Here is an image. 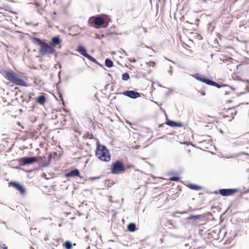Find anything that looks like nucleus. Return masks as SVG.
I'll return each instance as SVG.
<instances>
[{
	"mask_svg": "<svg viewBox=\"0 0 249 249\" xmlns=\"http://www.w3.org/2000/svg\"><path fill=\"white\" fill-rule=\"evenodd\" d=\"M80 175V173L79 170L77 169H75L72 170L67 174H66L65 176L66 177H79Z\"/></svg>",
	"mask_w": 249,
	"mask_h": 249,
	"instance_id": "obj_12",
	"label": "nucleus"
},
{
	"mask_svg": "<svg viewBox=\"0 0 249 249\" xmlns=\"http://www.w3.org/2000/svg\"><path fill=\"white\" fill-rule=\"evenodd\" d=\"M46 100V97L44 95L38 96L36 100V102L40 105H43Z\"/></svg>",
	"mask_w": 249,
	"mask_h": 249,
	"instance_id": "obj_14",
	"label": "nucleus"
},
{
	"mask_svg": "<svg viewBox=\"0 0 249 249\" xmlns=\"http://www.w3.org/2000/svg\"><path fill=\"white\" fill-rule=\"evenodd\" d=\"M84 57H86L87 58H88L89 60L90 61H91L92 62H94V63L97 62L95 59H94L93 57H92L91 56H90L88 53H86V54L84 56Z\"/></svg>",
	"mask_w": 249,
	"mask_h": 249,
	"instance_id": "obj_21",
	"label": "nucleus"
},
{
	"mask_svg": "<svg viewBox=\"0 0 249 249\" xmlns=\"http://www.w3.org/2000/svg\"><path fill=\"white\" fill-rule=\"evenodd\" d=\"M100 178V177H90V178H89L88 180H90V181H93V180H95L96 179H99Z\"/></svg>",
	"mask_w": 249,
	"mask_h": 249,
	"instance_id": "obj_26",
	"label": "nucleus"
},
{
	"mask_svg": "<svg viewBox=\"0 0 249 249\" xmlns=\"http://www.w3.org/2000/svg\"><path fill=\"white\" fill-rule=\"evenodd\" d=\"M138 30H140L141 32L143 31L144 33L147 32V29L145 27H139Z\"/></svg>",
	"mask_w": 249,
	"mask_h": 249,
	"instance_id": "obj_25",
	"label": "nucleus"
},
{
	"mask_svg": "<svg viewBox=\"0 0 249 249\" xmlns=\"http://www.w3.org/2000/svg\"><path fill=\"white\" fill-rule=\"evenodd\" d=\"M193 76L197 80L202 82L208 85L215 87L217 88H220L223 87H226V85H219V84L212 81L209 78H207L205 76H202L198 73H196L193 75Z\"/></svg>",
	"mask_w": 249,
	"mask_h": 249,
	"instance_id": "obj_4",
	"label": "nucleus"
},
{
	"mask_svg": "<svg viewBox=\"0 0 249 249\" xmlns=\"http://www.w3.org/2000/svg\"><path fill=\"white\" fill-rule=\"evenodd\" d=\"M64 246L66 249H71L72 247L71 243L69 241L65 242Z\"/></svg>",
	"mask_w": 249,
	"mask_h": 249,
	"instance_id": "obj_22",
	"label": "nucleus"
},
{
	"mask_svg": "<svg viewBox=\"0 0 249 249\" xmlns=\"http://www.w3.org/2000/svg\"><path fill=\"white\" fill-rule=\"evenodd\" d=\"M123 94L132 99H136L141 96L139 92L134 90H126L123 92Z\"/></svg>",
	"mask_w": 249,
	"mask_h": 249,
	"instance_id": "obj_8",
	"label": "nucleus"
},
{
	"mask_svg": "<svg viewBox=\"0 0 249 249\" xmlns=\"http://www.w3.org/2000/svg\"><path fill=\"white\" fill-rule=\"evenodd\" d=\"M169 69L170 70H168V72L171 75H172L173 67L172 66H170Z\"/></svg>",
	"mask_w": 249,
	"mask_h": 249,
	"instance_id": "obj_29",
	"label": "nucleus"
},
{
	"mask_svg": "<svg viewBox=\"0 0 249 249\" xmlns=\"http://www.w3.org/2000/svg\"><path fill=\"white\" fill-rule=\"evenodd\" d=\"M169 61H171V62H172V63H174V62L173 61H172V60H169Z\"/></svg>",
	"mask_w": 249,
	"mask_h": 249,
	"instance_id": "obj_39",
	"label": "nucleus"
},
{
	"mask_svg": "<svg viewBox=\"0 0 249 249\" xmlns=\"http://www.w3.org/2000/svg\"><path fill=\"white\" fill-rule=\"evenodd\" d=\"M5 77L14 84L21 86H27V83L21 78L20 75H18L13 71H9L5 72Z\"/></svg>",
	"mask_w": 249,
	"mask_h": 249,
	"instance_id": "obj_2",
	"label": "nucleus"
},
{
	"mask_svg": "<svg viewBox=\"0 0 249 249\" xmlns=\"http://www.w3.org/2000/svg\"><path fill=\"white\" fill-rule=\"evenodd\" d=\"M90 249V247H89H89L87 248V249Z\"/></svg>",
	"mask_w": 249,
	"mask_h": 249,
	"instance_id": "obj_38",
	"label": "nucleus"
},
{
	"mask_svg": "<svg viewBox=\"0 0 249 249\" xmlns=\"http://www.w3.org/2000/svg\"><path fill=\"white\" fill-rule=\"evenodd\" d=\"M127 229L131 232L134 231L136 229V224L133 223H129L127 226Z\"/></svg>",
	"mask_w": 249,
	"mask_h": 249,
	"instance_id": "obj_15",
	"label": "nucleus"
},
{
	"mask_svg": "<svg viewBox=\"0 0 249 249\" xmlns=\"http://www.w3.org/2000/svg\"><path fill=\"white\" fill-rule=\"evenodd\" d=\"M201 94L202 95H205V92L204 91H201Z\"/></svg>",
	"mask_w": 249,
	"mask_h": 249,
	"instance_id": "obj_37",
	"label": "nucleus"
},
{
	"mask_svg": "<svg viewBox=\"0 0 249 249\" xmlns=\"http://www.w3.org/2000/svg\"><path fill=\"white\" fill-rule=\"evenodd\" d=\"M9 184L20 192L21 194L23 195L25 194V189L22 185L16 182H11Z\"/></svg>",
	"mask_w": 249,
	"mask_h": 249,
	"instance_id": "obj_10",
	"label": "nucleus"
},
{
	"mask_svg": "<svg viewBox=\"0 0 249 249\" xmlns=\"http://www.w3.org/2000/svg\"><path fill=\"white\" fill-rule=\"evenodd\" d=\"M59 97L61 98V100L62 101L63 104L64 105V101H63V98H62V95L61 94H60Z\"/></svg>",
	"mask_w": 249,
	"mask_h": 249,
	"instance_id": "obj_33",
	"label": "nucleus"
},
{
	"mask_svg": "<svg viewBox=\"0 0 249 249\" xmlns=\"http://www.w3.org/2000/svg\"><path fill=\"white\" fill-rule=\"evenodd\" d=\"M104 23V19L99 16H97L96 17H91L88 20V24L90 26H94V25L101 26L103 25Z\"/></svg>",
	"mask_w": 249,
	"mask_h": 249,
	"instance_id": "obj_6",
	"label": "nucleus"
},
{
	"mask_svg": "<svg viewBox=\"0 0 249 249\" xmlns=\"http://www.w3.org/2000/svg\"><path fill=\"white\" fill-rule=\"evenodd\" d=\"M200 218V215H193V214H191L190 215H189L188 217H187L186 218L188 220H193L194 221H196L197 219H199Z\"/></svg>",
	"mask_w": 249,
	"mask_h": 249,
	"instance_id": "obj_18",
	"label": "nucleus"
},
{
	"mask_svg": "<svg viewBox=\"0 0 249 249\" xmlns=\"http://www.w3.org/2000/svg\"><path fill=\"white\" fill-rule=\"evenodd\" d=\"M41 177L44 178H45L46 179H49L51 177H49V178H48L47 177V174L45 173H43L42 174V176Z\"/></svg>",
	"mask_w": 249,
	"mask_h": 249,
	"instance_id": "obj_27",
	"label": "nucleus"
},
{
	"mask_svg": "<svg viewBox=\"0 0 249 249\" xmlns=\"http://www.w3.org/2000/svg\"><path fill=\"white\" fill-rule=\"evenodd\" d=\"M83 71V69H82V68H79V69H77V71H78L79 72H81Z\"/></svg>",
	"mask_w": 249,
	"mask_h": 249,
	"instance_id": "obj_32",
	"label": "nucleus"
},
{
	"mask_svg": "<svg viewBox=\"0 0 249 249\" xmlns=\"http://www.w3.org/2000/svg\"><path fill=\"white\" fill-rule=\"evenodd\" d=\"M48 159H49V161L43 163L41 165L42 167H46L50 165V161L52 159V155L51 154H49V155L48 156Z\"/></svg>",
	"mask_w": 249,
	"mask_h": 249,
	"instance_id": "obj_19",
	"label": "nucleus"
},
{
	"mask_svg": "<svg viewBox=\"0 0 249 249\" xmlns=\"http://www.w3.org/2000/svg\"><path fill=\"white\" fill-rule=\"evenodd\" d=\"M132 165H127V167H126V168H131V167H132Z\"/></svg>",
	"mask_w": 249,
	"mask_h": 249,
	"instance_id": "obj_36",
	"label": "nucleus"
},
{
	"mask_svg": "<svg viewBox=\"0 0 249 249\" xmlns=\"http://www.w3.org/2000/svg\"><path fill=\"white\" fill-rule=\"evenodd\" d=\"M179 179V178L178 177H172L169 178V180L174 181H178Z\"/></svg>",
	"mask_w": 249,
	"mask_h": 249,
	"instance_id": "obj_24",
	"label": "nucleus"
},
{
	"mask_svg": "<svg viewBox=\"0 0 249 249\" xmlns=\"http://www.w3.org/2000/svg\"><path fill=\"white\" fill-rule=\"evenodd\" d=\"M248 192H249V190L245 191V192L242 193V194L240 196V197H242V195L247 193Z\"/></svg>",
	"mask_w": 249,
	"mask_h": 249,
	"instance_id": "obj_31",
	"label": "nucleus"
},
{
	"mask_svg": "<svg viewBox=\"0 0 249 249\" xmlns=\"http://www.w3.org/2000/svg\"><path fill=\"white\" fill-rule=\"evenodd\" d=\"M23 165L31 164L37 160L36 157H24L20 160Z\"/></svg>",
	"mask_w": 249,
	"mask_h": 249,
	"instance_id": "obj_9",
	"label": "nucleus"
},
{
	"mask_svg": "<svg viewBox=\"0 0 249 249\" xmlns=\"http://www.w3.org/2000/svg\"><path fill=\"white\" fill-rule=\"evenodd\" d=\"M190 189L194 190H199L202 188V187L193 184H189L188 186Z\"/></svg>",
	"mask_w": 249,
	"mask_h": 249,
	"instance_id": "obj_16",
	"label": "nucleus"
},
{
	"mask_svg": "<svg viewBox=\"0 0 249 249\" xmlns=\"http://www.w3.org/2000/svg\"><path fill=\"white\" fill-rule=\"evenodd\" d=\"M183 126L182 123H178L176 122L175 124V127H182Z\"/></svg>",
	"mask_w": 249,
	"mask_h": 249,
	"instance_id": "obj_28",
	"label": "nucleus"
},
{
	"mask_svg": "<svg viewBox=\"0 0 249 249\" xmlns=\"http://www.w3.org/2000/svg\"><path fill=\"white\" fill-rule=\"evenodd\" d=\"M122 50V51H123V53H124V54H125V55H127V54L126 52L125 51H124V50Z\"/></svg>",
	"mask_w": 249,
	"mask_h": 249,
	"instance_id": "obj_35",
	"label": "nucleus"
},
{
	"mask_svg": "<svg viewBox=\"0 0 249 249\" xmlns=\"http://www.w3.org/2000/svg\"><path fill=\"white\" fill-rule=\"evenodd\" d=\"M62 40L60 39L59 36H57L52 38L50 45L54 47V46L60 44Z\"/></svg>",
	"mask_w": 249,
	"mask_h": 249,
	"instance_id": "obj_11",
	"label": "nucleus"
},
{
	"mask_svg": "<svg viewBox=\"0 0 249 249\" xmlns=\"http://www.w3.org/2000/svg\"><path fill=\"white\" fill-rule=\"evenodd\" d=\"M1 248H2V249H8L7 247L6 246V245L5 244H2L1 245Z\"/></svg>",
	"mask_w": 249,
	"mask_h": 249,
	"instance_id": "obj_30",
	"label": "nucleus"
},
{
	"mask_svg": "<svg viewBox=\"0 0 249 249\" xmlns=\"http://www.w3.org/2000/svg\"><path fill=\"white\" fill-rule=\"evenodd\" d=\"M105 65L107 68H111L113 66V63L112 61L108 58H107L105 61Z\"/></svg>",
	"mask_w": 249,
	"mask_h": 249,
	"instance_id": "obj_17",
	"label": "nucleus"
},
{
	"mask_svg": "<svg viewBox=\"0 0 249 249\" xmlns=\"http://www.w3.org/2000/svg\"><path fill=\"white\" fill-rule=\"evenodd\" d=\"M31 249H34V248H33L32 247H31L30 248Z\"/></svg>",
	"mask_w": 249,
	"mask_h": 249,
	"instance_id": "obj_40",
	"label": "nucleus"
},
{
	"mask_svg": "<svg viewBox=\"0 0 249 249\" xmlns=\"http://www.w3.org/2000/svg\"><path fill=\"white\" fill-rule=\"evenodd\" d=\"M125 169L126 167L124 166L123 162L117 160L112 163L111 173L114 175L124 173Z\"/></svg>",
	"mask_w": 249,
	"mask_h": 249,
	"instance_id": "obj_5",
	"label": "nucleus"
},
{
	"mask_svg": "<svg viewBox=\"0 0 249 249\" xmlns=\"http://www.w3.org/2000/svg\"><path fill=\"white\" fill-rule=\"evenodd\" d=\"M32 41L34 44L40 46L39 52L42 55H44L47 53L53 54L56 52L53 47L39 38L34 37L32 38Z\"/></svg>",
	"mask_w": 249,
	"mask_h": 249,
	"instance_id": "obj_1",
	"label": "nucleus"
},
{
	"mask_svg": "<svg viewBox=\"0 0 249 249\" xmlns=\"http://www.w3.org/2000/svg\"><path fill=\"white\" fill-rule=\"evenodd\" d=\"M239 190L236 188L233 189H221L219 190V194L224 196H230L238 192Z\"/></svg>",
	"mask_w": 249,
	"mask_h": 249,
	"instance_id": "obj_7",
	"label": "nucleus"
},
{
	"mask_svg": "<svg viewBox=\"0 0 249 249\" xmlns=\"http://www.w3.org/2000/svg\"><path fill=\"white\" fill-rule=\"evenodd\" d=\"M77 51L84 56L88 53L86 49L83 46H78Z\"/></svg>",
	"mask_w": 249,
	"mask_h": 249,
	"instance_id": "obj_13",
	"label": "nucleus"
},
{
	"mask_svg": "<svg viewBox=\"0 0 249 249\" xmlns=\"http://www.w3.org/2000/svg\"><path fill=\"white\" fill-rule=\"evenodd\" d=\"M129 61L130 62H132V63H134L136 62V60L135 59L133 58V59L131 60V59H129Z\"/></svg>",
	"mask_w": 249,
	"mask_h": 249,
	"instance_id": "obj_34",
	"label": "nucleus"
},
{
	"mask_svg": "<svg viewBox=\"0 0 249 249\" xmlns=\"http://www.w3.org/2000/svg\"><path fill=\"white\" fill-rule=\"evenodd\" d=\"M130 76L127 72H125L122 75V79L124 81H127L129 79Z\"/></svg>",
	"mask_w": 249,
	"mask_h": 249,
	"instance_id": "obj_23",
	"label": "nucleus"
},
{
	"mask_svg": "<svg viewBox=\"0 0 249 249\" xmlns=\"http://www.w3.org/2000/svg\"><path fill=\"white\" fill-rule=\"evenodd\" d=\"M176 122L172 121V120H168L166 122V124L171 127H175Z\"/></svg>",
	"mask_w": 249,
	"mask_h": 249,
	"instance_id": "obj_20",
	"label": "nucleus"
},
{
	"mask_svg": "<svg viewBox=\"0 0 249 249\" xmlns=\"http://www.w3.org/2000/svg\"><path fill=\"white\" fill-rule=\"evenodd\" d=\"M96 155L98 159L103 161H108L110 160L109 152L104 145H98L96 151Z\"/></svg>",
	"mask_w": 249,
	"mask_h": 249,
	"instance_id": "obj_3",
	"label": "nucleus"
}]
</instances>
